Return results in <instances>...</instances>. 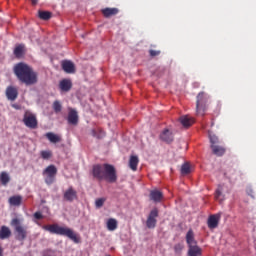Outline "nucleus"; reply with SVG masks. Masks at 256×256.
<instances>
[{"mask_svg": "<svg viewBox=\"0 0 256 256\" xmlns=\"http://www.w3.org/2000/svg\"><path fill=\"white\" fill-rule=\"evenodd\" d=\"M92 176L99 181L105 180L109 183H115L118 180L117 170L111 164L94 165L92 167Z\"/></svg>", "mask_w": 256, "mask_h": 256, "instance_id": "f257e3e1", "label": "nucleus"}, {"mask_svg": "<svg viewBox=\"0 0 256 256\" xmlns=\"http://www.w3.org/2000/svg\"><path fill=\"white\" fill-rule=\"evenodd\" d=\"M13 72L17 79L26 86L34 85L38 82L37 73L24 63H18L14 66Z\"/></svg>", "mask_w": 256, "mask_h": 256, "instance_id": "f03ea898", "label": "nucleus"}, {"mask_svg": "<svg viewBox=\"0 0 256 256\" xmlns=\"http://www.w3.org/2000/svg\"><path fill=\"white\" fill-rule=\"evenodd\" d=\"M44 230L49 231L52 234L61 235V236H67L75 243H79V238L74 233V231L68 227H62L58 224L53 225H45L42 227Z\"/></svg>", "mask_w": 256, "mask_h": 256, "instance_id": "7ed1b4c3", "label": "nucleus"}, {"mask_svg": "<svg viewBox=\"0 0 256 256\" xmlns=\"http://www.w3.org/2000/svg\"><path fill=\"white\" fill-rule=\"evenodd\" d=\"M10 225L14 227V230L16 232V239L18 241H24L27 238V227L22 226L18 218L12 219Z\"/></svg>", "mask_w": 256, "mask_h": 256, "instance_id": "20e7f679", "label": "nucleus"}, {"mask_svg": "<svg viewBox=\"0 0 256 256\" xmlns=\"http://www.w3.org/2000/svg\"><path fill=\"white\" fill-rule=\"evenodd\" d=\"M207 102H209V96H207V94H205L204 92H200L197 95L196 101L197 115H205V112L207 111Z\"/></svg>", "mask_w": 256, "mask_h": 256, "instance_id": "39448f33", "label": "nucleus"}, {"mask_svg": "<svg viewBox=\"0 0 256 256\" xmlns=\"http://www.w3.org/2000/svg\"><path fill=\"white\" fill-rule=\"evenodd\" d=\"M58 173V169L55 165H50L43 171V175L45 176V183L47 185H51L55 182L56 176Z\"/></svg>", "mask_w": 256, "mask_h": 256, "instance_id": "423d86ee", "label": "nucleus"}, {"mask_svg": "<svg viewBox=\"0 0 256 256\" xmlns=\"http://www.w3.org/2000/svg\"><path fill=\"white\" fill-rule=\"evenodd\" d=\"M158 217H159V210L157 208H154L153 210H151L146 220L147 228L149 229L156 228Z\"/></svg>", "mask_w": 256, "mask_h": 256, "instance_id": "0eeeda50", "label": "nucleus"}, {"mask_svg": "<svg viewBox=\"0 0 256 256\" xmlns=\"http://www.w3.org/2000/svg\"><path fill=\"white\" fill-rule=\"evenodd\" d=\"M67 122H68V124H71V125H74V126L78 125L79 115H78V112L75 109H73V108L68 109Z\"/></svg>", "mask_w": 256, "mask_h": 256, "instance_id": "6e6552de", "label": "nucleus"}, {"mask_svg": "<svg viewBox=\"0 0 256 256\" xmlns=\"http://www.w3.org/2000/svg\"><path fill=\"white\" fill-rule=\"evenodd\" d=\"M64 200L68 202H73L74 200L78 199V193L74 190L73 187H69L63 194Z\"/></svg>", "mask_w": 256, "mask_h": 256, "instance_id": "1a4fd4ad", "label": "nucleus"}, {"mask_svg": "<svg viewBox=\"0 0 256 256\" xmlns=\"http://www.w3.org/2000/svg\"><path fill=\"white\" fill-rule=\"evenodd\" d=\"M6 98L10 101H15L18 98V89L16 87L8 86L5 91Z\"/></svg>", "mask_w": 256, "mask_h": 256, "instance_id": "9d476101", "label": "nucleus"}, {"mask_svg": "<svg viewBox=\"0 0 256 256\" xmlns=\"http://www.w3.org/2000/svg\"><path fill=\"white\" fill-rule=\"evenodd\" d=\"M225 175L228 177L230 182L235 183L243 176V173H241L239 170L230 169L227 173H225Z\"/></svg>", "mask_w": 256, "mask_h": 256, "instance_id": "9b49d317", "label": "nucleus"}, {"mask_svg": "<svg viewBox=\"0 0 256 256\" xmlns=\"http://www.w3.org/2000/svg\"><path fill=\"white\" fill-rule=\"evenodd\" d=\"M23 122L26 127H29L31 129H35L38 126L37 119L34 115L25 116Z\"/></svg>", "mask_w": 256, "mask_h": 256, "instance_id": "f8f14e48", "label": "nucleus"}, {"mask_svg": "<svg viewBox=\"0 0 256 256\" xmlns=\"http://www.w3.org/2000/svg\"><path fill=\"white\" fill-rule=\"evenodd\" d=\"M219 220H221V214H214L209 216L207 224L210 229H215L219 226Z\"/></svg>", "mask_w": 256, "mask_h": 256, "instance_id": "ddd939ff", "label": "nucleus"}, {"mask_svg": "<svg viewBox=\"0 0 256 256\" xmlns=\"http://www.w3.org/2000/svg\"><path fill=\"white\" fill-rule=\"evenodd\" d=\"M160 139L163 141V142H166V143H171L174 141V136H173V133L172 131H170L169 129H165L164 131H162V133L160 134Z\"/></svg>", "mask_w": 256, "mask_h": 256, "instance_id": "4468645a", "label": "nucleus"}, {"mask_svg": "<svg viewBox=\"0 0 256 256\" xmlns=\"http://www.w3.org/2000/svg\"><path fill=\"white\" fill-rule=\"evenodd\" d=\"M179 122L183 127L190 128L195 123V119L185 115L179 118Z\"/></svg>", "mask_w": 256, "mask_h": 256, "instance_id": "2eb2a0df", "label": "nucleus"}, {"mask_svg": "<svg viewBox=\"0 0 256 256\" xmlns=\"http://www.w3.org/2000/svg\"><path fill=\"white\" fill-rule=\"evenodd\" d=\"M61 66L65 73L73 74L76 71L75 65L71 61H63Z\"/></svg>", "mask_w": 256, "mask_h": 256, "instance_id": "dca6fc26", "label": "nucleus"}, {"mask_svg": "<svg viewBox=\"0 0 256 256\" xmlns=\"http://www.w3.org/2000/svg\"><path fill=\"white\" fill-rule=\"evenodd\" d=\"M164 198V194L159 190H153L150 192V200L154 201L155 203L162 202Z\"/></svg>", "mask_w": 256, "mask_h": 256, "instance_id": "f3484780", "label": "nucleus"}, {"mask_svg": "<svg viewBox=\"0 0 256 256\" xmlns=\"http://www.w3.org/2000/svg\"><path fill=\"white\" fill-rule=\"evenodd\" d=\"M72 86V81L68 79H64L59 83V88L63 92H69L72 89Z\"/></svg>", "mask_w": 256, "mask_h": 256, "instance_id": "a211bd4d", "label": "nucleus"}, {"mask_svg": "<svg viewBox=\"0 0 256 256\" xmlns=\"http://www.w3.org/2000/svg\"><path fill=\"white\" fill-rule=\"evenodd\" d=\"M12 235V231L8 226H1L0 227V239L5 240L10 238Z\"/></svg>", "mask_w": 256, "mask_h": 256, "instance_id": "6ab92c4d", "label": "nucleus"}, {"mask_svg": "<svg viewBox=\"0 0 256 256\" xmlns=\"http://www.w3.org/2000/svg\"><path fill=\"white\" fill-rule=\"evenodd\" d=\"M186 242L189 247L197 245V241L195 240V234L192 229H190L186 234Z\"/></svg>", "mask_w": 256, "mask_h": 256, "instance_id": "aec40b11", "label": "nucleus"}, {"mask_svg": "<svg viewBox=\"0 0 256 256\" xmlns=\"http://www.w3.org/2000/svg\"><path fill=\"white\" fill-rule=\"evenodd\" d=\"M139 157L138 156H135V155H132L130 156V159H129V168L132 170V171H137L138 170V165H139Z\"/></svg>", "mask_w": 256, "mask_h": 256, "instance_id": "412c9836", "label": "nucleus"}, {"mask_svg": "<svg viewBox=\"0 0 256 256\" xmlns=\"http://www.w3.org/2000/svg\"><path fill=\"white\" fill-rule=\"evenodd\" d=\"M203 250L198 245H194L189 247L188 256H202Z\"/></svg>", "mask_w": 256, "mask_h": 256, "instance_id": "4be33fe9", "label": "nucleus"}, {"mask_svg": "<svg viewBox=\"0 0 256 256\" xmlns=\"http://www.w3.org/2000/svg\"><path fill=\"white\" fill-rule=\"evenodd\" d=\"M119 13V9L118 8H104L102 10V14L104 17L109 18L111 16H115Z\"/></svg>", "mask_w": 256, "mask_h": 256, "instance_id": "5701e85b", "label": "nucleus"}, {"mask_svg": "<svg viewBox=\"0 0 256 256\" xmlns=\"http://www.w3.org/2000/svg\"><path fill=\"white\" fill-rule=\"evenodd\" d=\"M23 197L20 195H15L9 198L8 202L12 206H20L22 204Z\"/></svg>", "mask_w": 256, "mask_h": 256, "instance_id": "b1692460", "label": "nucleus"}, {"mask_svg": "<svg viewBox=\"0 0 256 256\" xmlns=\"http://www.w3.org/2000/svg\"><path fill=\"white\" fill-rule=\"evenodd\" d=\"M106 227L109 231H115L118 228V221L115 218L107 220Z\"/></svg>", "mask_w": 256, "mask_h": 256, "instance_id": "393cba45", "label": "nucleus"}, {"mask_svg": "<svg viewBox=\"0 0 256 256\" xmlns=\"http://www.w3.org/2000/svg\"><path fill=\"white\" fill-rule=\"evenodd\" d=\"M210 147L213 154H215L216 156H223V154H225V148H223V146L211 145Z\"/></svg>", "mask_w": 256, "mask_h": 256, "instance_id": "a878e982", "label": "nucleus"}, {"mask_svg": "<svg viewBox=\"0 0 256 256\" xmlns=\"http://www.w3.org/2000/svg\"><path fill=\"white\" fill-rule=\"evenodd\" d=\"M91 135L97 139H102L106 136V133L101 128H95L91 130Z\"/></svg>", "mask_w": 256, "mask_h": 256, "instance_id": "bb28decb", "label": "nucleus"}, {"mask_svg": "<svg viewBox=\"0 0 256 256\" xmlns=\"http://www.w3.org/2000/svg\"><path fill=\"white\" fill-rule=\"evenodd\" d=\"M38 17L43 21H48L52 18V12H47L44 10L38 11Z\"/></svg>", "mask_w": 256, "mask_h": 256, "instance_id": "cd10ccee", "label": "nucleus"}, {"mask_svg": "<svg viewBox=\"0 0 256 256\" xmlns=\"http://www.w3.org/2000/svg\"><path fill=\"white\" fill-rule=\"evenodd\" d=\"M24 45H18L15 47L13 54L16 58H21L24 55Z\"/></svg>", "mask_w": 256, "mask_h": 256, "instance_id": "c85d7f7f", "label": "nucleus"}, {"mask_svg": "<svg viewBox=\"0 0 256 256\" xmlns=\"http://www.w3.org/2000/svg\"><path fill=\"white\" fill-rule=\"evenodd\" d=\"M46 138H47L50 142H52V143H58V142L61 141V137H60V136L55 135L54 133H51V132L46 134Z\"/></svg>", "mask_w": 256, "mask_h": 256, "instance_id": "c756f323", "label": "nucleus"}, {"mask_svg": "<svg viewBox=\"0 0 256 256\" xmlns=\"http://www.w3.org/2000/svg\"><path fill=\"white\" fill-rule=\"evenodd\" d=\"M0 182L2 185L6 186L10 182V176L6 172L0 174Z\"/></svg>", "mask_w": 256, "mask_h": 256, "instance_id": "7c9ffc66", "label": "nucleus"}, {"mask_svg": "<svg viewBox=\"0 0 256 256\" xmlns=\"http://www.w3.org/2000/svg\"><path fill=\"white\" fill-rule=\"evenodd\" d=\"M40 156L43 160H49L50 158L53 157V153L50 150L47 151H41Z\"/></svg>", "mask_w": 256, "mask_h": 256, "instance_id": "2f4dec72", "label": "nucleus"}, {"mask_svg": "<svg viewBox=\"0 0 256 256\" xmlns=\"http://www.w3.org/2000/svg\"><path fill=\"white\" fill-rule=\"evenodd\" d=\"M189 173H191L190 164L189 163L183 164L182 167H181V174L188 175Z\"/></svg>", "mask_w": 256, "mask_h": 256, "instance_id": "473e14b6", "label": "nucleus"}, {"mask_svg": "<svg viewBox=\"0 0 256 256\" xmlns=\"http://www.w3.org/2000/svg\"><path fill=\"white\" fill-rule=\"evenodd\" d=\"M52 107L55 113H60L62 111V104L59 101H54Z\"/></svg>", "mask_w": 256, "mask_h": 256, "instance_id": "72a5a7b5", "label": "nucleus"}, {"mask_svg": "<svg viewBox=\"0 0 256 256\" xmlns=\"http://www.w3.org/2000/svg\"><path fill=\"white\" fill-rule=\"evenodd\" d=\"M223 186L219 185L218 186V189L216 190L215 192V198L216 200H219V201H223V199L221 198V196L223 195Z\"/></svg>", "mask_w": 256, "mask_h": 256, "instance_id": "f704fd0d", "label": "nucleus"}, {"mask_svg": "<svg viewBox=\"0 0 256 256\" xmlns=\"http://www.w3.org/2000/svg\"><path fill=\"white\" fill-rule=\"evenodd\" d=\"M106 202V198H98L95 200V207L102 208Z\"/></svg>", "mask_w": 256, "mask_h": 256, "instance_id": "c9c22d12", "label": "nucleus"}, {"mask_svg": "<svg viewBox=\"0 0 256 256\" xmlns=\"http://www.w3.org/2000/svg\"><path fill=\"white\" fill-rule=\"evenodd\" d=\"M183 249H184V244H182V243L176 244L174 246V251L176 254L182 253Z\"/></svg>", "mask_w": 256, "mask_h": 256, "instance_id": "e433bc0d", "label": "nucleus"}, {"mask_svg": "<svg viewBox=\"0 0 256 256\" xmlns=\"http://www.w3.org/2000/svg\"><path fill=\"white\" fill-rule=\"evenodd\" d=\"M210 143L211 145H217L219 144V138L215 135H209Z\"/></svg>", "mask_w": 256, "mask_h": 256, "instance_id": "4c0bfd02", "label": "nucleus"}, {"mask_svg": "<svg viewBox=\"0 0 256 256\" xmlns=\"http://www.w3.org/2000/svg\"><path fill=\"white\" fill-rule=\"evenodd\" d=\"M161 54V51H157V50H149V55L151 57H157Z\"/></svg>", "mask_w": 256, "mask_h": 256, "instance_id": "58836bf2", "label": "nucleus"}, {"mask_svg": "<svg viewBox=\"0 0 256 256\" xmlns=\"http://www.w3.org/2000/svg\"><path fill=\"white\" fill-rule=\"evenodd\" d=\"M247 194H248L249 196H251L252 198H255V192L253 191V189H252L251 187H249V188L247 189Z\"/></svg>", "mask_w": 256, "mask_h": 256, "instance_id": "ea45409f", "label": "nucleus"}, {"mask_svg": "<svg viewBox=\"0 0 256 256\" xmlns=\"http://www.w3.org/2000/svg\"><path fill=\"white\" fill-rule=\"evenodd\" d=\"M34 218L37 220L43 219V215L41 212H35L34 213Z\"/></svg>", "mask_w": 256, "mask_h": 256, "instance_id": "a19ab883", "label": "nucleus"}, {"mask_svg": "<svg viewBox=\"0 0 256 256\" xmlns=\"http://www.w3.org/2000/svg\"><path fill=\"white\" fill-rule=\"evenodd\" d=\"M30 1L33 6H36L39 2V0H30Z\"/></svg>", "mask_w": 256, "mask_h": 256, "instance_id": "79ce46f5", "label": "nucleus"}, {"mask_svg": "<svg viewBox=\"0 0 256 256\" xmlns=\"http://www.w3.org/2000/svg\"><path fill=\"white\" fill-rule=\"evenodd\" d=\"M0 256H4V250L2 247H0Z\"/></svg>", "mask_w": 256, "mask_h": 256, "instance_id": "37998d69", "label": "nucleus"}, {"mask_svg": "<svg viewBox=\"0 0 256 256\" xmlns=\"http://www.w3.org/2000/svg\"><path fill=\"white\" fill-rule=\"evenodd\" d=\"M13 108H16V105H12Z\"/></svg>", "mask_w": 256, "mask_h": 256, "instance_id": "c03bdc74", "label": "nucleus"}]
</instances>
